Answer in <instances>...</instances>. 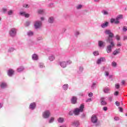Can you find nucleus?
<instances>
[{"instance_id":"obj_1","label":"nucleus","mask_w":127,"mask_h":127,"mask_svg":"<svg viewBox=\"0 0 127 127\" xmlns=\"http://www.w3.org/2000/svg\"><path fill=\"white\" fill-rule=\"evenodd\" d=\"M105 34H107L109 35L108 37L106 39V41L107 43H109L106 47V51L108 53H111L115 48V42H114V33L111 32L110 30H106L105 31Z\"/></svg>"},{"instance_id":"obj_2","label":"nucleus","mask_w":127,"mask_h":127,"mask_svg":"<svg viewBox=\"0 0 127 127\" xmlns=\"http://www.w3.org/2000/svg\"><path fill=\"white\" fill-rule=\"evenodd\" d=\"M84 104H81L79 108H75L73 110L74 114L75 116H78L80 113H82L83 111H84Z\"/></svg>"},{"instance_id":"obj_3","label":"nucleus","mask_w":127,"mask_h":127,"mask_svg":"<svg viewBox=\"0 0 127 127\" xmlns=\"http://www.w3.org/2000/svg\"><path fill=\"white\" fill-rule=\"evenodd\" d=\"M120 19H123V15L120 14L117 16L116 19L112 18L111 19V23H115V24H119L120 23Z\"/></svg>"},{"instance_id":"obj_4","label":"nucleus","mask_w":127,"mask_h":127,"mask_svg":"<svg viewBox=\"0 0 127 127\" xmlns=\"http://www.w3.org/2000/svg\"><path fill=\"white\" fill-rule=\"evenodd\" d=\"M50 115H51L50 111L46 110L42 113V117L43 119H49Z\"/></svg>"},{"instance_id":"obj_5","label":"nucleus","mask_w":127,"mask_h":127,"mask_svg":"<svg viewBox=\"0 0 127 127\" xmlns=\"http://www.w3.org/2000/svg\"><path fill=\"white\" fill-rule=\"evenodd\" d=\"M9 34L11 37H14L16 35V29L15 28H11L9 31Z\"/></svg>"},{"instance_id":"obj_6","label":"nucleus","mask_w":127,"mask_h":127,"mask_svg":"<svg viewBox=\"0 0 127 127\" xmlns=\"http://www.w3.org/2000/svg\"><path fill=\"white\" fill-rule=\"evenodd\" d=\"M42 24V22L41 21H36L34 24V27L36 29H38V28H40L41 27V25Z\"/></svg>"},{"instance_id":"obj_7","label":"nucleus","mask_w":127,"mask_h":127,"mask_svg":"<svg viewBox=\"0 0 127 127\" xmlns=\"http://www.w3.org/2000/svg\"><path fill=\"white\" fill-rule=\"evenodd\" d=\"M29 109L31 110V111H34V109H36V103L35 102L30 103Z\"/></svg>"},{"instance_id":"obj_8","label":"nucleus","mask_w":127,"mask_h":127,"mask_svg":"<svg viewBox=\"0 0 127 127\" xmlns=\"http://www.w3.org/2000/svg\"><path fill=\"white\" fill-rule=\"evenodd\" d=\"M7 74L9 77H12L14 75V70L13 69H9L7 72Z\"/></svg>"},{"instance_id":"obj_9","label":"nucleus","mask_w":127,"mask_h":127,"mask_svg":"<svg viewBox=\"0 0 127 127\" xmlns=\"http://www.w3.org/2000/svg\"><path fill=\"white\" fill-rule=\"evenodd\" d=\"M0 89H6L7 88V84L6 82H2L0 83Z\"/></svg>"},{"instance_id":"obj_10","label":"nucleus","mask_w":127,"mask_h":127,"mask_svg":"<svg viewBox=\"0 0 127 127\" xmlns=\"http://www.w3.org/2000/svg\"><path fill=\"white\" fill-rule=\"evenodd\" d=\"M91 122L93 124H97L98 122V118H97V116L96 115H92L91 117Z\"/></svg>"},{"instance_id":"obj_11","label":"nucleus","mask_w":127,"mask_h":127,"mask_svg":"<svg viewBox=\"0 0 127 127\" xmlns=\"http://www.w3.org/2000/svg\"><path fill=\"white\" fill-rule=\"evenodd\" d=\"M78 99L77 98V97L76 96H72L71 99V104H73V105H76V103H77V100Z\"/></svg>"},{"instance_id":"obj_12","label":"nucleus","mask_w":127,"mask_h":127,"mask_svg":"<svg viewBox=\"0 0 127 127\" xmlns=\"http://www.w3.org/2000/svg\"><path fill=\"white\" fill-rule=\"evenodd\" d=\"M104 61H106V58H100V59H99L97 62L96 63L97 64H98V65L100 64L102 62H104Z\"/></svg>"},{"instance_id":"obj_13","label":"nucleus","mask_w":127,"mask_h":127,"mask_svg":"<svg viewBox=\"0 0 127 127\" xmlns=\"http://www.w3.org/2000/svg\"><path fill=\"white\" fill-rule=\"evenodd\" d=\"M83 71H84V67L82 65L79 66L77 70V74H82Z\"/></svg>"},{"instance_id":"obj_14","label":"nucleus","mask_w":127,"mask_h":127,"mask_svg":"<svg viewBox=\"0 0 127 127\" xmlns=\"http://www.w3.org/2000/svg\"><path fill=\"white\" fill-rule=\"evenodd\" d=\"M110 91H111V89L108 87H105L103 89L104 93L105 94H110Z\"/></svg>"},{"instance_id":"obj_15","label":"nucleus","mask_w":127,"mask_h":127,"mask_svg":"<svg viewBox=\"0 0 127 127\" xmlns=\"http://www.w3.org/2000/svg\"><path fill=\"white\" fill-rule=\"evenodd\" d=\"M32 59L34 61H37L38 60V55H36V54H34L32 56Z\"/></svg>"},{"instance_id":"obj_16","label":"nucleus","mask_w":127,"mask_h":127,"mask_svg":"<svg viewBox=\"0 0 127 127\" xmlns=\"http://www.w3.org/2000/svg\"><path fill=\"white\" fill-rule=\"evenodd\" d=\"M121 52V49H116L114 52H113V55L116 56V55H118V54H120Z\"/></svg>"},{"instance_id":"obj_17","label":"nucleus","mask_w":127,"mask_h":127,"mask_svg":"<svg viewBox=\"0 0 127 127\" xmlns=\"http://www.w3.org/2000/svg\"><path fill=\"white\" fill-rule=\"evenodd\" d=\"M108 25H109V22L106 21V22H105V23H102V24L101 25V27L102 28H106V27H108Z\"/></svg>"},{"instance_id":"obj_18","label":"nucleus","mask_w":127,"mask_h":127,"mask_svg":"<svg viewBox=\"0 0 127 127\" xmlns=\"http://www.w3.org/2000/svg\"><path fill=\"white\" fill-rule=\"evenodd\" d=\"M105 42L102 41H98V46L99 47H105Z\"/></svg>"},{"instance_id":"obj_19","label":"nucleus","mask_w":127,"mask_h":127,"mask_svg":"<svg viewBox=\"0 0 127 127\" xmlns=\"http://www.w3.org/2000/svg\"><path fill=\"white\" fill-rule=\"evenodd\" d=\"M60 64L62 68H65V67H66L67 66V63H66V62H61L60 63Z\"/></svg>"},{"instance_id":"obj_20","label":"nucleus","mask_w":127,"mask_h":127,"mask_svg":"<svg viewBox=\"0 0 127 127\" xmlns=\"http://www.w3.org/2000/svg\"><path fill=\"white\" fill-rule=\"evenodd\" d=\"M104 100H105V98L104 97L101 98V105H102V106H106L107 105V102H106V101Z\"/></svg>"},{"instance_id":"obj_21","label":"nucleus","mask_w":127,"mask_h":127,"mask_svg":"<svg viewBox=\"0 0 127 127\" xmlns=\"http://www.w3.org/2000/svg\"><path fill=\"white\" fill-rule=\"evenodd\" d=\"M71 126H72V127H77L78 126H79V122L74 121V122H72Z\"/></svg>"},{"instance_id":"obj_22","label":"nucleus","mask_w":127,"mask_h":127,"mask_svg":"<svg viewBox=\"0 0 127 127\" xmlns=\"http://www.w3.org/2000/svg\"><path fill=\"white\" fill-rule=\"evenodd\" d=\"M69 88V85L66 84H64L63 86V89L64 90V91H67L68 90V88Z\"/></svg>"},{"instance_id":"obj_23","label":"nucleus","mask_w":127,"mask_h":127,"mask_svg":"<svg viewBox=\"0 0 127 127\" xmlns=\"http://www.w3.org/2000/svg\"><path fill=\"white\" fill-rule=\"evenodd\" d=\"M48 22L49 23H53L54 22V17H50L48 19Z\"/></svg>"},{"instance_id":"obj_24","label":"nucleus","mask_w":127,"mask_h":127,"mask_svg":"<svg viewBox=\"0 0 127 127\" xmlns=\"http://www.w3.org/2000/svg\"><path fill=\"white\" fill-rule=\"evenodd\" d=\"M58 123H59L60 124H63V123L64 122V119L63 118L60 117V118L58 119Z\"/></svg>"},{"instance_id":"obj_25","label":"nucleus","mask_w":127,"mask_h":127,"mask_svg":"<svg viewBox=\"0 0 127 127\" xmlns=\"http://www.w3.org/2000/svg\"><path fill=\"white\" fill-rule=\"evenodd\" d=\"M14 51V48L10 47L7 50L8 53H11V52H13Z\"/></svg>"},{"instance_id":"obj_26","label":"nucleus","mask_w":127,"mask_h":127,"mask_svg":"<svg viewBox=\"0 0 127 127\" xmlns=\"http://www.w3.org/2000/svg\"><path fill=\"white\" fill-rule=\"evenodd\" d=\"M54 59H55V57L53 55H51L49 57V60H50V61H53Z\"/></svg>"},{"instance_id":"obj_27","label":"nucleus","mask_w":127,"mask_h":127,"mask_svg":"<svg viewBox=\"0 0 127 127\" xmlns=\"http://www.w3.org/2000/svg\"><path fill=\"white\" fill-rule=\"evenodd\" d=\"M29 44L30 46H34V45H36V43H35L34 41H30L29 42Z\"/></svg>"},{"instance_id":"obj_28","label":"nucleus","mask_w":127,"mask_h":127,"mask_svg":"<svg viewBox=\"0 0 127 127\" xmlns=\"http://www.w3.org/2000/svg\"><path fill=\"white\" fill-rule=\"evenodd\" d=\"M39 67L40 68H45V65L43 63H39Z\"/></svg>"},{"instance_id":"obj_29","label":"nucleus","mask_w":127,"mask_h":127,"mask_svg":"<svg viewBox=\"0 0 127 127\" xmlns=\"http://www.w3.org/2000/svg\"><path fill=\"white\" fill-rule=\"evenodd\" d=\"M23 70H24V67H23V66H20L17 68V72H22Z\"/></svg>"},{"instance_id":"obj_30","label":"nucleus","mask_w":127,"mask_h":127,"mask_svg":"<svg viewBox=\"0 0 127 127\" xmlns=\"http://www.w3.org/2000/svg\"><path fill=\"white\" fill-rule=\"evenodd\" d=\"M27 35H28V36H29V37L33 36V32H32L31 31H29L27 32Z\"/></svg>"},{"instance_id":"obj_31","label":"nucleus","mask_w":127,"mask_h":127,"mask_svg":"<svg viewBox=\"0 0 127 127\" xmlns=\"http://www.w3.org/2000/svg\"><path fill=\"white\" fill-rule=\"evenodd\" d=\"M101 12H102V13H103V15H109V12H108L106 10H103L101 11Z\"/></svg>"},{"instance_id":"obj_32","label":"nucleus","mask_w":127,"mask_h":127,"mask_svg":"<svg viewBox=\"0 0 127 127\" xmlns=\"http://www.w3.org/2000/svg\"><path fill=\"white\" fill-rule=\"evenodd\" d=\"M38 12L39 14H44V10L40 9L38 10Z\"/></svg>"},{"instance_id":"obj_33","label":"nucleus","mask_w":127,"mask_h":127,"mask_svg":"<svg viewBox=\"0 0 127 127\" xmlns=\"http://www.w3.org/2000/svg\"><path fill=\"white\" fill-rule=\"evenodd\" d=\"M96 87L97 86H96V83L95 82H93L91 86V88L92 90H93V89H96Z\"/></svg>"},{"instance_id":"obj_34","label":"nucleus","mask_w":127,"mask_h":127,"mask_svg":"<svg viewBox=\"0 0 127 127\" xmlns=\"http://www.w3.org/2000/svg\"><path fill=\"white\" fill-rule=\"evenodd\" d=\"M82 7H83V5H82V4H79V5H77V6H76V9H81V8H82Z\"/></svg>"},{"instance_id":"obj_35","label":"nucleus","mask_w":127,"mask_h":127,"mask_svg":"<svg viewBox=\"0 0 127 127\" xmlns=\"http://www.w3.org/2000/svg\"><path fill=\"white\" fill-rule=\"evenodd\" d=\"M8 15H12L13 14V10H10L7 12Z\"/></svg>"},{"instance_id":"obj_36","label":"nucleus","mask_w":127,"mask_h":127,"mask_svg":"<svg viewBox=\"0 0 127 127\" xmlns=\"http://www.w3.org/2000/svg\"><path fill=\"white\" fill-rule=\"evenodd\" d=\"M54 122V118L51 117L50 120H49V123L52 124Z\"/></svg>"},{"instance_id":"obj_37","label":"nucleus","mask_w":127,"mask_h":127,"mask_svg":"<svg viewBox=\"0 0 127 127\" xmlns=\"http://www.w3.org/2000/svg\"><path fill=\"white\" fill-rule=\"evenodd\" d=\"M111 65L112 66V67H114L115 68H116V67H117V63H116V62H113L111 64Z\"/></svg>"},{"instance_id":"obj_38","label":"nucleus","mask_w":127,"mask_h":127,"mask_svg":"<svg viewBox=\"0 0 127 127\" xmlns=\"http://www.w3.org/2000/svg\"><path fill=\"white\" fill-rule=\"evenodd\" d=\"M30 25V21H27L25 24V26H29Z\"/></svg>"},{"instance_id":"obj_39","label":"nucleus","mask_w":127,"mask_h":127,"mask_svg":"<svg viewBox=\"0 0 127 127\" xmlns=\"http://www.w3.org/2000/svg\"><path fill=\"white\" fill-rule=\"evenodd\" d=\"M109 75H110V72L109 71H106L105 72V76L106 77H109Z\"/></svg>"},{"instance_id":"obj_40","label":"nucleus","mask_w":127,"mask_h":127,"mask_svg":"<svg viewBox=\"0 0 127 127\" xmlns=\"http://www.w3.org/2000/svg\"><path fill=\"white\" fill-rule=\"evenodd\" d=\"M93 55H94V56H98V55H99V52L98 51L93 52Z\"/></svg>"},{"instance_id":"obj_41","label":"nucleus","mask_w":127,"mask_h":127,"mask_svg":"<svg viewBox=\"0 0 127 127\" xmlns=\"http://www.w3.org/2000/svg\"><path fill=\"white\" fill-rule=\"evenodd\" d=\"M68 114H69V116H73V115L74 114V111H73V110H71V111H69Z\"/></svg>"},{"instance_id":"obj_42","label":"nucleus","mask_w":127,"mask_h":127,"mask_svg":"<svg viewBox=\"0 0 127 127\" xmlns=\"http://www.w3.org/2000/svg\"><path fill=\"white\" fill-rule=\"evenodd\" d=\"M116 38L117 40H118V41L121 40V38H120V36H119L118 35H116Z\"/></svg>"},{"instance_id":"obj_43","label":"nucleus","mask_w":127,"mask_h":127,"mask_svg":"<svg viewBox=\"0 0 127 127\" xmlns=\"http://www.w3.org/2000/svg\"><path fill=\"white\" fill-rule=\"evenodd\" d=\"M20 15H22V16H24L25 14V12L21 11L20 12Z\"/></svg>"},{"instance_id":"obj_44","label":"nucleus","mask_w":127,"mask_h":127,"mask_svg":"<svg viewBox=\"0 0 127 127\" xmlns=\"http://www.w3.org/2000/svg\"><path fill=\"white\" fill-rule=\"evenodd\" d=\"M118 108L119 109V112H121V113H123V112L124 111V109H123V108L119 107Z\"/></svg>"},{"instance_id":"obj_45","label":"nucleus","mask_w":127,"mask_h":127,"mask_svg":"<svg viewBox=\"0 0 127 127\" xmlns=\"http://www.w3.org/2000/svg\"><path fill=\"white\" fill-rule=\"evenodd\" d=\"M115 88L116 89H119L120 88V84L119 83H117L115 85Z\"/></svg>"},{"instance_id":"obj_46","label":"nucleus","mask_w":127,"mask_h":127,"mask_svg":"<svg viewBox=\"0 0 127 127\" xmlns=\"http://www.w3.org/2000/svg\"><path fill=\"white\" fill-rule=\"evenodd\" d=\"M23 7H25L26 8H28V7H29V6H28V4H24L23 5Z\"/></svg>"},{"instance_id":"obj_47","label":"nucleus","mask_w":127,"mask_h":127,"mask_svg":"<svg viewBox=\"0 0 127 127\" xmlns=\"http://www.w3.org/2000/svg\"><path fill=\"white\" fill-rule=\"evenodd\" d=\"M37 41H41V40H42V37H39L37 38Z\"/></svg>"},{"instance_id":"obj_48","label":"nucleus","mask_w":127,"mask_h":127,"mask_svg":"<svg viewBox=\"0 0 127 127\" xmlns=\"http://www.w3.org/2000/svg\"><path fill=\"white\" fill-rule=\"evenodd\" d=\"M115 104L117 106V107H120V102H118V101H116L115 102Z\"/></svg>"},{"instance_id":"obj_49","label":"nucleus","mask_w":127,"mask_h":127,"mask_svg":"<svg viewBox=\"0 0 127 127\" xmlns=\"http://www.w3.org/2000/svg\"><path fill=\"white\" fill-rule=\"evenodd\" d=\"M123 31H124L125 32L127 31V26H124L123 27Z\"/></svg>"},{"instance_id":"obj_50","label":"nucleus","mask_w":127,"mask_h":127,"mask_svg":"<svg viewBox=\"0 0 127 127\" xmlns=\"http://www.w3.org/2000/svg\"><path fill=\"white\" fill-rule=\"evenodd\" d=\"M71 63H72V62L71 61H70V60L67 61L66 62L67 65H70V64H71Z\"/></svg>"},{"instance_id":"obj_51","label":"nucleus","mask_w":127,"mask_h":127,"mask_svg":"<svg viewBox=\"0 0 127 127\" xmlns=\"http://www.w3.org/2000/svg\"><path fill=\"white\" fill-rule=\"evenodd\" d=\"M103 111H105V112L108 111V107L104 106L103 108Z\"/></svg>"},{"instance_id":"obj_52","label":"nucleus","mask_w":127,"mask_h":127,"mask_svg":"<svg viewBox=\"0 0 127 127\" xmlns=\"http://www.w3.org/2000/svg\"><path fill=\"white\" fill-rule=\"evenodd\" d=\"M80 33L78 31H76L75 33V36H78V35H79Z\"/></svg>"},{"instance_id":"obj_53","label":"nucleus","mask_w":127,"mask_h":127,"mask_svg":"<svg viewBox=\"0 0 127 127\" xmlns=\"http://www.w3.org/2000/svg\"><path fill=\"white\" fill-rule=\"evenodd\" d=\"M24 16H25V17H29V14H28V13H25V15H24Z\"/></svg>"},{"instance_id":"obj_54","label":"nucleus","mask_w":127,"mask_h":127,"mask_svg":"<svg viewBox=\"0 0 127 127\" xmlns=\"http://www.w3.org/2000/svg\"><path fill=\"white\" fill-rule=\"evenodd\" d=\"M86 102H87V103H89L90 102H92V99L89 98V99H87Z\"/></svg>"},{"instance_id":"obj_55","label":"nucleus","mask_w":127,"mask_h":127,"mask_svg":"<svg viewBox=\"0 0 127 127\" xmlns=\"http://www.w3.org/2000/svg\"><path fill=\"white\" fill-rule=\"evenodd\" d=\"M49 5L50 7H53V6H54L53 3H50Z\"/></svg>"},{"instance_id":"obj_56","label":"nucleus","mask_w":127,"mask_h":127,"mask_svg":"<svg viewBox=\"0 0 127 127\" xmlns=\"http://www.w3.org/2000/svg\"><path fill=\"white\" fill-rule=\"evenodd\" d=\"M88 96L89 97H93V93L90 92L88 94Z\"/></svg>"},{"instance_id":"obj_57","label":"nucleus","mask_w":127,"mask_h":127,"mask_svg":"<svg viewBox=\"0 0 127 127\" xmlns=\"http://www.w3.org/2000/svg\"><path fill=\"white\" fill-rule=\"evenodd\" d=\"M117 46H118V47H121V46H122V44H121V43L118 42V43H117Z\"/></svg>"},{"instance_id":"obj_58","label":"nucleus","mask_w":127,"mask_h":127,"mask_svg":"<svg viewBox=\"0 0 127 127\" xmlns=\"http://www.w3.org/2000/svg\"><path fill=\"white\" fill-rule=\"evenodd\" d=\"M109 78L111 79V81H113V75H109Z\"/></svg>"},{"instance_id":"obj_59","label":"nucleus","mask_w":127,"mask_h":127,"mask_svg":"<svg viewBox=\"0 0 127 127\" xmlns=\"http://www.w3.org/2000/svg\"><path fill=\"white\" fill-rule=\"evenodd\" d=\"M114 120H115V121H119V120H120V119L118 117H115L114 118Z\"/></svg>"},{"instance_id":"obj_60","label":"nucleus","mask_w":127,"mask_h":127,"mask_svg":"<svg viewBox=\"0 0 127 127\" xmlns=\"http://www.w3.org/2000/svg\"><path fill=\"white\" fill-rule=\"evenodd\" d=\"M119 95V92L118 91H116L114 93L115 96H118Z\"/></svg>"},{"instance_id":"obj_61","label":"nucleus","mask_w":127,"mask_h":127,"mask_svg":"<svg viewBox=\"0 0 127 127\" xmlns=\"http://www.w3.org/2000/svg\"><path fill=\"white\" fill-rule=\"evenodd\" d=\"M109 100L110 102H112V101H113V97H109Z\"/></svg>"},{"instance_id":"obj_62","label":"nucleus","mask_w":127,"mask_h":127,"mask_svg":"<svg viewBox=\"0 0 127 127\" xmlns=\"http://www.w3.org/2000/svg\"><path fill=\"white\" fill-rule=\"evenodd\" d=\"M85 117H86V115L85 114H83L81 115V118H82L83 119H84Z\"/></svg>"},{"instance_id":"obj_63","label":"nucleus","mask_w":127,"mask_h":127,"mask_svg":"<svg viewBox=\"0 0 127 127\" xmlns=\"http://www.w3.org/2000/svg\"><path fill=\"white\" fill-rule=\"evenodd\" d=\"M2 106H3V103H0V109H1V108H2Z\"/></svg>"},{"instance_id":"obj_64","label":"nucleus","mask_w":127,"mask_h":127,"mask_svg":"<svg viewBox=\"0 0 127 127\" xmlns=\"http://www.w3.org/2000/svg\"><path fill=\"white\" fill-rule=\"evenodd\" d=\"M127 39V36H124L123 40H126Z\"/></svg>"}]
</instances>
